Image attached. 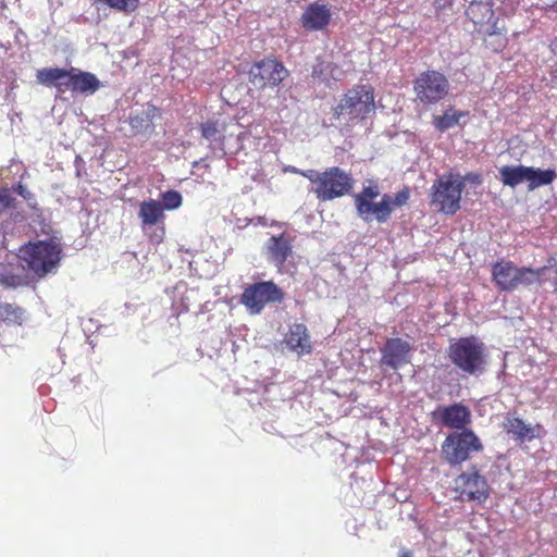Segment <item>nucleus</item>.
<instances>
[{
  "mask_svg": "<svg viewBox=\"0 0 557 557\" xmlns=\"http://www.w3.org/2000/svg\"><path fill=\"white\" fill-rule=\"evenodd\" d=\"M552 51L556 54L557 53V39H554L550 44Z\"/></svg>",
  "mask_w": 557,
  "mask_h": 557,
  "instance_id": "obj_38",
  "label": "nucleus"
},
{
  "mask_svg": "<svg viewBox=\"0 0 557 557\" xmlns=\"http://www.w3.org/2000/svg\"><path fill=\"white\" fill-rule=\"evenodd\" d=\"M284 342L290 350L299 356L310 354L312 350L307 326L302 323L290 325Z\"/></svg>",
  "mask_w": 557,
  "mask_h": 557,
  "instance_id": "obj_19",
  "label": "nucleus"
},
{
  "mask_svg": "<svg viewBox=\"0 0 557 557\" xmlns=\"http://www.w3.org/2000/svg\"><path fill=\"white\" fill-rule=\"evenodd\" d=\"M557 177V172L555 169H546L542 170L539 168L529 166V181H528V189L530 191L552 184Z\"/></svg>",
  "mask_w": 557,
  "mask_h": 557,
  "instance_id": "obj_26",
  "label": "nucleus"
},
{
  "mask_svg": "<svg viewBox=\"0 0 557 557\" xmlns=\"http://www.w3.org/2000/svg\"><path fill=\"white\" fill-rule=\"evenodd\" d=\"M505 429L508 434H511L520 442L525 440L530 441L535 437L533 428L525 424L524 421L519 418H507Z\"/></svg>",
  "mask_w": 557,
  "mask_h": 557,
  "instance_id": "obj_28",
  "label": "nucleus"
},
{
  "mask_svg": "<svg viewBox=\"0 0 557 557\" xmlns=\"http://www.w3.org/2000/svg\"><path fill=\"white\" fill-rule=\"evenodd\" d=\"M492 7V0H472L466 13L475 25H484L494 16Z\"/></svg>",
  "mask_w": 557,
  "mask_h": 557,
  "instance_id": "obj_22",
  "label": "nucleus"
},
{
  "mask_svg": "<svg viewBox=\"0 0 557 557\" xmlns=\"http://www.w3.org/2000/svg\"><path fill=\"white\" fill-rule=\"evenodd\" d=\"M410 197L408 187L403 188L395 195H381L377 183L371 181L368 186H363L361 191L354 195V203L357 215L366 223L373 221L383 224L386 223L396 208L407 203Z\"/></svg>",
  "mask_w": 557,
  "mask_h": 557,
  "instance_id": "obj_1",
  "label": "nucleus"
},
{
  "mask_svg": "<svg viewBox=\"0 0 557 557\" xmlns=\"http://www.w3.org/2000/svg\"><path fill=\"white\" fill-rule=\"evenodd\" d=\"M299 175L308 178L313 185L314 187L315 186H319L320 185V181H321V176H322V172H318L315 170H301V172H299Z\"/></svg>",
  "mask_w": 557,
  "mask_h": 557,
  "instance_id": "obj_34",
  "label": "nucleus"
},
{
  "mask_svg": "<svg viewBox=\"0 0 557 557\" xmlns=\"http://www.w3.org/2000/svg\"><path fill=\"white\" fill-rule=\"evenodd\" d=\"M553 261H554V260H550V261H549V267H550V268H554V267H555V264H553V263H552Z\"/></svg>",
  "mask_w": 557,
  "mask_h": 557,
  "instance_id": "obj_42",
  "label": "nucleus"
},
{
  "mask_svg": "<svg viewBox=\"0 0 557 557\" xmlns=\"http://www.w3.org/2000/svg\"><path fill=\"white\" fill-rule=\"evenodd\" d=\"M37 83L47 87H54L58 92L71 91L74 95V67H44L36 72Z\"/></svg>",
  "mask_w": 557,
  "mask_h": 557,
  "instance_id": "obj_15",
  "label": "nucleus"
},
{
  "mask_svg": "<svg viewBox=\"0 0 557 557\" xmlns=\"http://www.w3.org/2000/svg\"><path fill=\"white\" fill-rule=\"evenodd\" d=\"M483 445L472 430L450 433L442 444L444 459L450 466L461 465L474 451H481Z\"/></svg>",
  "mask_w": 557,
  "mask_h": 557,
  "instance_id": "obj_8",
  "label": "nucleus"
},
{
  "mask_svg": "<svg viewBox=\"0 0 557 557\" xmlns=\"http://www.w3.org/2000/svg\"><path fill=\"white\" fill-rule=\"evenodd\" d=\"M499 180L505 186L515 188L516 186L528 183L529 181V166L519 165H504L499 169Z\"/></svg>",
  "mask_w": 557,
  "mask_h": 557,
  "instance_id": "obj_23",
  "label": "nucleus"
},
{
  "mask_svg": "<svg viewBox=\"0 0 557 557\" xmlns=\"http://www.w3.org/2000/svg\"><path fill=\"white\" fill-rule=\"evenodd\" d=\"M106 3L112 8L120 11H134L137 7L138 0H104Z\"/></svg>",
  "mask_w": 557,
  "mask_h": 557,
  "instance_id": "obj_32",
  "label": "nucleus"
},
{
  "mask_svg": "<svg viewBox=\"0 0 557 557\" xmlns=\"http://www.w3.org/2000/svg\"><path fill=\"white\" fill-rule=\"evenodd\" d=\"M485 34L484 42L486 47L491 48L493 51H500L506 47L507 38L505 27L504 25H499L498 20L487 26Z\"/></svg>",
  "mask_w": 557,
  "mask_h": 557,
  "instance_id": "obj_25",
  "label": "nucleus"
},
{
  "mask_svg": "<svg viewBox=\"0 0 557 557\" xmlns=\"http://www.w3.org/2000/svg\"><path fill=\"white\" fill-rule=\"evenodd\" d=\"M288 76V70L276 59L256 62L249 71V82L258 89L276 87Z\"/></svg>",
  "mask_w": 557,
  "mask_h": 557,
  "instance_id": "obj_12",
  "label": "nucleus"
},
{
  "mask_svg": "<svg viewBox=\"0 0 557 557\" xmlns=\"http://www.w3.org/2000/svg\"><path fill=\"white\" fill-rule=\"evenodd\" d=\"M549 10L557 13V0L553 4L549 5Z\"/></svg>",
  "mask_w": 557,
  "mask_h": 557,
  "instance_id": "obj_39",
  "label": "nucleus"
},
{
  "mask_svg": "<svg viewBox=\"0 0 557 557\" xmlns=\"http://www.w3.org/2000/svg\"><path fill=\"white\" fill-rule=\"evenodd\" d=\"M15 198L12 196L11 189L8 187L0 188V212L10 208H14Z\"/></svg>",
  "mask_w": 557,
  "mask_h": 557,
  "instance_id": "obj_33",
  "label": "nucleus"
},
{
  "mask_svg": "<svg viewBox=\"0 0 557 557\" xmlns=\"http://www.w3.org/2000/svg\"><path fill=\"white\" fill-rule=\"evenodd\" d=\"M374 90L371 85H355L338 99L333 108L334 117L347 124L368 119L375 110Z\"/></svg>",
  "mask_w": 557,
  "mask_h": 557,
  "instance_id": "obj_2",
  "label": "nucleus"
},
{
  "mask_svg": "<svg viewBox=\"0 0 557 557\" xmlns=\"http://www.w3.org/2000/svg\"><path fill=\"white\" fill-rule=\"evenodd\" d=\"M74 95H92L100 88L97 76L90 72L74 67Z\"/></svg>",
  "mask_w": 557,
  "mask_h": 557,
  "instance_id": "obj_24",
  "label": "nucleus"
},
{
  "mask_svg": "<svg viewBox=\"0 0 557 557\" xmlns=\"http://www.w3.org/2000/svg\"><path fill=\"white\" fill-rule=\"evenodd\" d=\"M462 190V182L458 174H445L433 183L431 201L438 211L455 214L460 208Z\"/></svg>",
  "mask_w": 557,
  "mask_h": 557,
  "instance_id": "obj_7",
  "label": "nucleus"
},
{
  "mask_svg": "<svg viewBox=\"0 0 557 557\" xmlns=\"http://www.w3.org/2000/svg\"><path fill=\"white\" fill-rule=\"evenodd\" d=\"M331 20V11L324 3L314 2L305 10L301 22L306 29L320 30L326 27Z\"/></svg>",
  "mask_w": 557,
  "mask_h": 557,
  "instance_id": "obj_18",
  "label": "nucleus"
},
{
  "mask_svg": "<svg viewBox=\"0 0 557 557\" xmlns=\"http://www.w3.org/2000/svg\"><path fill=\"white\" fill-rule=\"evenodd\" d=\"M12 190L20 195L21 197H23L32 209H38L36 196L30 190H28L24 184H22L21 182L15 184L12 187Z\"/></svg>",
  "mask_w": 557,
  "mask_h": 557,
  "instance_id": "obj_31",
  "label": "nucleus"
},
{
  "mask_svg": "<svg viewBox=\"0 0 557 557\" xmlns=\"http://www.w3.org/2000/svg\"><path fill=\"white\" fill-rule=\"evenodd\" d=\"M200 163V161H195L194 166H197Z\"/></svg>",
  "mask_w": 557,
  "mask_h": 557,
  "instance_id": "obj_43",
  "label": "nucleus"
},
{
  "mask_svg": "<svg viewBox=\"0 0 557 557\" xmlns=\"http://www.w3.org/2000/svg\"><path fill=\"white\" fill-rule=\"evenodd\" d=\"M148 109H149V112H147V115H148L149 120L152 122L153 119L159 115V111L157 108L150 107V106H148Z\"/></svg>",
  "mask_w": 557,
  "mask_h": 557,
  "instance_id": "obj_36",
  "label": "nucleus"
},
{
  "mask_svg": "<svg viewBox=\"0 0 557 557\" xmlns=\"http://www.w3.org/2000/svg\"><path fill=\"white\" fill-rule=\"evenodd\" d=\"M283 299V290L273 281H264L246 287L240 301L251 314H259L267 304L281 302Z\"/></svg>",
  "mask_w": 557,
  "mask_h": 557,
  "instance_id": "obj_10",
  "label": "nucleus"
},
{
  "mask_svg": "<svg viewBox=\"0 0 557 557\" xmlns=\"http://www.w3.org/2000/svg\"><path fill=\"white\" fill-rule=\"evenodd\" d=\"M413 347L410 342L400 337L387 338L381 348V366L398 370L411 360Z\"/></svg>",
  "mask_w": 557,
  "mask_h": 557,
  "instance_id": "obj_14",
  "label": "nucleus"
},
{
  "mask_svg": "<svg viewBox=\"0 0 557 557\" xmlns=\"http://www.w3.org/2000/svg\"><path fill=\"white\" fill-rule=\"evenodd\" d=\"M458 178H460L462 182V189L465 188L467 182H470L474 185H479L482 182L481 175L478 173H468L463 176L458 174Z\"/></svg>",
  "mask_w": 557,
  "mask_h": 557,
  "instance_id": "obj_35",
  "label": "nucleus"
},
{
  "mask_svg": "<svg viewBox=\"0 0 557 557\" xmlns=\"http://www.w3.org/2000/svg\"><path fill=\"white\" fill-rule=\"evenodd\" d=\"M182 195L176 190H166L161 194V205L163 210H175L182 206Z\"/></svg>",
  "mask_w": 557,
  "mask_h": 557,
  "instance_id": "obj_30",
  "label": "nucleus"
},
{
  "mask_svg": "<svg viewBox=\"0 0 557 557\" xmlns=\"http://www.w3.org/2000/svg\"><path fill=\"white\" fill-rule=\"evenodd\" d=\"M292 250L293 246L284 234L271 236L264 245L267 260L274 264L278 271L284 267Z\"/></svg>",
  "mask_w": 557,
  "mask_h": 557,
  "instance_id": "obj_17",
  "label": "nucleus"
},
{
  "mask_svg": "<svg viewBox=\"0 0 557 557\" xmlns=\"http://www.w3.org/2000/svg\"><path fill=\"white\" fill-rule=\"evenodd\" d=\"M448 358L451 363L469 375H480L485 370V345L475 337H460L450 343Z\"/></svg>",
  "mask_w": 557,
  "mask_h": 557,
  "instance_id": "obj_3",
  "label": "nucleus"
},
{
  "mask_svg": "<svg viewBox=\"0 0 557 557\" xmlns=\"http://www.w3.org/2000/svg\"><path fill=\"white\" fill-rule=\"evenodd\" d=\"M285 172H289V173H294V174H299V172H301L300 169H297L293 165H288L284 169Z\"/></svg>",
  "mask_w": 557,
  "mask_h": 557,
  "instance_id": "obj_37",
  "label": "nucleus"
},
{
  "mask_svg": "<svg viewBox=\"0 0 557 557\" xmlns=\"http://www.w3.org/2000/svg\"><path fill=\"white\" fill-rule=\"evenodd\" d=\"M147 132H152V128L150 127V125H146L145 129L144 131L141 129V134L147 133Z\"/></svg>",
  "mask_w": 557,
  "mask_h": 557,
  "instance_id": "obj_40",
  "label": "nucleus"
},
{
  "mask_svg": "<svg viewBox=\"0 0 557 557\" xmlns=\"http://www.w3.org/2000/svg\"><path fill=\"white\" fill-rule=\"evenodd\" d=\"M548 265L532 269L517 267L508 260H500L492 264V276L495 285L502 292H513L519 286H529L541 282V277Z\"/></svg>",
  "mask_w": 557,
  "mask_h": 557,
  "instance_id": "obj_4",
  "label": "nucleus"
},
{
  "mask_svg": "<svg viewBox=\"0 0 557 557\" xmlns=\"http://www.w3.org/2000/svg\"><path fill=\"white\" fill-rule=\"evenodd\" d=\"M25 310L16 304H0V322L9 326H20L23 324Z\"/></svg>",
  "mask_w": 557,
  "mask_h": 557,
  "instance_id": "obj_27",
  "label": "nucleus"
},
{
  "mask_svg": "<svg viewBox=\"0 0 557 557\" xmlns=\"http://www.w3.org/2000/svg\"><path fill=\"white\" fill-rule=\"evenodd\" d=\"M433 419L440 421L449 429L465 430L471 422V412L462 404H453L445 407H437L432 412Z\"/></svg>",
  "mask_w": 557,
  "mask_h": 557,
  "instance_id": "obj_16",
  "label": "nucleus"
},
{
  "mask_svg": "<svg viewBox=\"0 0 557 557\" xmlns=\"http://www.w3.org/2000/svg\"><path fill=\"white\" fill-rule=\"evenodd\" d=\"M354 186L351 175L338 166H332L322 172L320 185L312 188L321 201H330L348 194Z\"/></svg>",
  "mask_w": 557,
  "mask_h": 557,
  "instance_id": "obj_9",
  "label": "nucleus"
},
{
  "mask_svg": "<svg viewBox=\"0 0 557 557\" xmlns=\"http://www.w3.org/2000/svg\"><path fill=\"white\" fill-rule=\"evenodd\" d=\"M21 252L28 269L40 277L51 272L61 259L60 246L51 240L29 243Z\"/></svg>",
  "mask_w": 557,
  "mask_h": 557,
  "instance_id": "obj_6",
  "label": "nucleus"
},
{
  "mask_svg": "<svg viewBox=\"0 0 557 557\" xmlns=\"http://www.w3.org/2000/svg\"><path fill=\"white\" fill-rule=\"evenodd\" d=\"M414 100L432 107L444 101L450 91V83L446 75L436 70L421 72L412 82Z\"/></svg>",
  "mask_w": 557,
  "mask_h": 557,
  "instance_id": "obj_5",
  "label": "nucleus"
},
{
  "mask_svg": "<svg viewBox=\"0 0 557 557\" xmlns=\"http://www.w3.org/2000/svg\"><path fill=\"white\" fill-rule=\"evenodd\" d=\"M468 114V111L457 110L455 107L448 106L442 114L432 116V124L436 131L444 133L459 125L460 120Z\"/></svg>",
  "mask_w": 557,
  "mask_h": 557,
  "instance_id": "obj_21",
  "label": "nucleus"
},
{
  "mask_svg": "<svg viewBox=\"0 0 557 557\" xmlns=\"http://www.w3.org/2000/svg\"><path fill=\"white\" fill-rule=\"evenodd\" d=\"M141 232L153 244H159L164 237V211L159 201L141 202Z\"/></svg>",
  "mask_w": 557,
  "mask_h": 557,
  "instance_id": "obj_13",
  "label": "nucleus"
},
{
  "mask_svg": "<svg viewBox=\"0 0 557 557\" xmlns=\"http://www.w3.org/2000/svg\"><path fill=\"white\" fill-rule=\"evenodd\" d=\"M400 557H412L409 552L403 553Z\"/></svg>",
  "mask_w": 557,
  "mask_h": 557,
  "instance_id": "obj_41",
  "label": "nucleus"
},
{
  "mask_svg": "<svg viewBox=\"0 0 557 557\" xmlns=\"http://www.w3.org/2000/svg\"><path fill=\"white\" fill-rule=\"evenodd\" d=\"M455 491L462 502H475L476 504H483L490 495L486 479L479 473L474 466L456 478Z\"/></svg>",
  "mask_w": 557,
  "mask_h": 557,
  "instance_id": "obj_11",
  "label": "nucleus"
},
{
  "mask_svg": "<svg viewBox=\"0 0 557 557\" xmlns=\"http://www.w3.org/2000/svg\"><path fill=\"white\" fill-rule=\"evenodd\" d=\"M199 128L201 137L208 143V148L211 152L219 158H223L226 153L224 149V132L219 127L218 122L207 121L201 123Z\"/></svg>",
  "mask_w": 557,
  "mask_h": 557,
  "instance_id": "obj_20",
  "label": "nucleus"
},
{
  "mask_svg": "<svg viewBox=\"0 0 557 557\" xmlns=\"http://www.w3.org/2000/svg\"><path fill=\"white\" fill-rule=\"evenodd\" d=\"M335 69L336 66L332 62L324 61L318 57L312 69V76L321 81H327L329 77H334Z\"/></svg>",
  "mask_w": 557,
  "mask_h": 557,
  "instance_id": "obj_29",
  "label": "nucleus"
}]
</instances>
